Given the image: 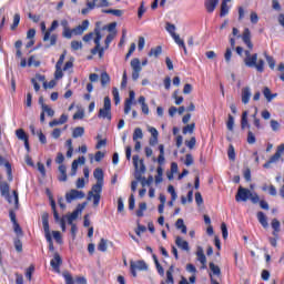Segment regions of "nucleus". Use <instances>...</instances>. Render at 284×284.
Segmentation results:
<instances>
[{
	"instance_id": "61",
	"label": "nucleus",
	"mask_w": 284,
	"mask_h": 284,
	"mask_svg": "<svg viewBox=\"0 0 284 284\" xmlns=\"http://www.w3.org/2000/svg\"><path fill=\"white\" fill-rule=\"evenodd\" d=\"M173 40L176 43V45H179V48H185V41L181 39V36H175Z\"/></svg>"
},
{
	"instance_id": "38",
	"label": "nucleus",
	"mask_w": 284,
	"mask_h": 284,
	"mask_svg": "<svg viewBox=\"0 0 284 284\" xmlns=\"http://www.w3.org/2000/svg\"><path fill=\"white\" fill-rule=\"evenodd\" d=\"M99 252H108V240L101 239L98 244Z\"/></svg>"
},
{
	"instance_id": "40",
	"label": "nucleus",
	"mask_w": 284,
	"mask_h": 284,
	"mask_svg": "<svg viewBox=\"0 0 284 284\" xmlns=\"http://www.w3.org/2000/svg\"><path fill=\"white\" fill-rule=\"evenodd\" d=\"M62 37H64V39H72V37H74V29H63Z\"/></svg>"
},
{
	"instance_id": "19",
	"label": "nucleus",
	"mask_w": 284,
	"mask_h": 284,
	"mask_svg": "<svg viewBox=\"0 0 284 284\" xmlns=\"http://www.w3.org/2000/svg\"><path fill=\"white\" fill-rule=\"evenodd\" d=\"M4 165L7 170L8 181H12V165L3 156L0 155V168Z\"/></svg>"
},
{
	"instance_id": "1",
	"label": "nucleus",
	"mask_w": 284,
	"mask_h": 284,
	"mask_svg": "<svg viewBox=\"0 0 284 284\" xmlns=\"http://www.w3.org/2000/svg\"><path fill=\"white\" fill-rule=\"evenodd\" d=\"M245 58L244 63L246 68H255L257 72H263L265 70V61L263 59L258 60V54H252L250 51H244Z\"/></svg>"
},
{
	"instance_id": "58",
	"label": "nucleus",
	"mask_w": 284,
	"mask_h": 284,
	"mask_svg": "<svg viewBox=\"0 0 284 284\" xmlns=\"http://www.w3.org/2000/svg\"><path fill=\"white\" fill-rule=\"evenodd\" d=\"M114 37L115 34L114 33H110L109 36H106L105 38V50H108V48H110V44L112 43V41H114Z\"/></svg>"
},
{
	"instance_id": "46",
	"label": "nucleus",
	"mask_w": 284,
	"mask_h": 284,
	"mask_svg": "<svg viewBox=\"0 0 284 284\" xmlns=\"http://www.w3.org/2000/svg\"><path fill=\"white\" fill-rule=\"evenodd\" d=\"M163 52V49L161 47H156L151 49L149 57H160V54Z\"/></svg>"
},
{
	"instance_id": "12",
	"label": "nucleus",
	"mask_w": 284,
	"mask_h": 284,
	"mask_svg": "<svg viewBox=\"0 0 284 284\" xmlns=\"http://www.w3.org/2000/svg\"><path fill=\"white\" fill-rule=\"evenodd\" d=\"M136 97V93L134 91L129 92V99L124 102V114H130L132 110V105H134V99Z\"/></svg>"
},
{
	"instance_id": "44",
	"label": "nucleus",
	"mask_w": 284,
	"mask_h": 284,
	"mask_svg": "<svg viewBox=\"0 0 284 284\" xmlns=\"http://www.w3.org/2000/svg\"><path fill=\"white\" fill-rule=\"evenodd\" d=\"M62 276L65 281V284H74V278L72 277V274H70V272H63Z\"/></svg>"
},
{
	"instance_id": "16",
	"label": "nucleus",
	"mask_w": 284,
	"mask_h": 284,
	"mask_svg": "<svg viewBox=\"0 0 284 284\" xmlns=\"http://www.w3.org/2000/svg\"><path fill=\"white\" fill-rule=\"evenodd\" d=\"M242 40L250 50L254 48V44H252V33L250 32L248 28L244 29Z\"/></svg>"
},
{
	"instance_id": "52",
	"label": "nucleus",
	"mask_w": 284,
	"mask_h": 284,
	"mask_svg": "<svg viewBox=\"0 0 284 284\" xmlns=\"http://www.w3.org/2000/svg\"><path fill=\"white\" fill-rule=\"evenodd\" d=\"M168 192L171 194V201H176L179 199V195L176 194V191L174 190V186L169 185L168 186Z\"/></svg>"
},
{
	"instance_id": "56",
	"label": "nucleus",
	"mask_w": 284,
	"mask_h": 284,
	"mask_svg": "<svg viewBox=\"0 0 284 284\" xmlns=\"http://www.w3.org/2000/svg\"><path fill=\"white\" fill-rule=\"evenodd\" d=\"M54 79H63V69L61 67L55 65Z\"/></svg>"
},
{
	"instance_id": "57",
	"label": "nucleus",
	"mask_w": 284,
	"mask_h": 284,
	"mask_svg": "<svg viewBox=\"0 0 284 284\" xmlns=\"http://www.w3.org/2000/svg\"><path fill=\"white\" fill-rule=\"evenodd\" d=\"M83 48V43L81 41H72L71 42V49L77 51V50H81Z\"/></svg>"
},
{
	"instance_id": "30",
	"label": "nucleus",
	"mask_w": 284,
	"mask_h": 284,
	"mask_svg": "<svg viewBox=\"0 0 284 284\" xmlns=\"http://www.w3.org/2000/svg\"><path fill=\"white\" fill-rule=\"evenodd\" d=\"M83 134H85V129L83 126H77L75 129H73V139H79V136H83Z\"/></svg>"
},
{
	"instance_id": "59",
	"label": "nucleus",
	"mask_w": 284,
	"mask_h": 284,
	"mask_svg": "<svg viewBox=\"0 0 284 284\" xmlns=\"http://www.w3.org/2000/svg\"><path fill=\"white\" fill-rule=\"evenodd\" d=\"M247 143L250 145H254V143H256V136L254 135V133L252 131H248V133H247Z\"/></svg>"
},
{
	"instance_id": "11",
	"label": "nucleus",
	"mask_w": 284,
	"mask_h": 284,
	"mask_svg": "<svg viewBox=\"0 0 284 284\" xmlns=\"http://www.w3.org/2000/svg\"><path fill=\"white\" fill-rule=\"evenodd\" d=\"M67 203H71L72 201H77L79 199H85V193L83 191H79L77 189H72L65 194Z\"/></svg>"
},
{
	"instance_id": "27",
	"label": "nucleus",
	"mask_w": 284,
	"mask_h": 284,
	"mask_svg": "<svg viewBox=\"0 0 284 284\" xmlns=\"http://www.w3.org/2000/svg\"><path fill=\"white\" fill-rule=\"evenodd\" d=\"M165 30H166V32H169V34L172 37V39H174L175 37L179 36V34H176V26H174L170 22H166Z\"/></svg>"
},
{
	"instance_id": "51",
	"label": "nucleus",
	"mask_w": 284,
	"mask_h": 284,
	"mask_svg": "<svg viewBox=\"0 0 284 284\" xmlns=\"http://www.w3.org/2000/svg\"><path fill=\"white\" fill-rule=\"evenodd\" d=\"M270 125L273 132H278L281 130V123L276 120H271Z\"/></svg>"
},
{
	"instance_id": "20",
	"label": "nucleus",
	"mask_w": 284,
	"mask_h": 284,
	"mask_svg": "<svg viewBox=\"0 0 284 284\" xmlns=\"http://www.w3.org/2000/svg\"><path fill=\"white\" fill-rule=\"evenodd\" d=\"M252 98V89L250 87H245L242 89V103L247 105L250 103V99Z\"/></svg>"
},
{
	"instance_id": "53",
	"label": "nucleus",
	"mask_w": 284,
	"mask_h": 284,
	"mask_svg": "<svg viewBox=\"0 0 284 284\" xmlns=\"http://www.w3.org/2000/svg\"><path fill=\"white\" fill-rule=\"evenodd\" d=\"M196 124L192 123L183 128V134H192Z\"/></svg>"
},
{
	"instance_id": "25",
	"label": "nucleus",
	"mask_w": 284,
	"mask_h": 284,
	"mask_svg": "<svg viewBox=\"0 0 284 284\" xmlns=\"http://www.w3.org/2000/svg\"><path fill=\"white\" fill-rule=\"evenodd\" d=\"M263 94L266 99V101H268V103L273 100V99H276L278 97V94L276 93H272V91L270 90V88H264L263 90Z\"/></svg>"
},
{
	"instance_id": "63",
	"label": "nucleus",
	"mask_w": 284,
	"mask_h": 284,
	"mask_svg": "<svg viewBox=\"0 0 284 284\" xmlns=\"http://www.w3.org/2000/svg\"><path fill=\"white\" fill-rule=\"evenodd\" d=\"M224 59L227 63H230V61H232V49L227 48L225 53H224Z\"/></svg>"
},
{
	"instance_id": "21",
	"label": "nucleus",
	"mask_w": 284,
	"mask_h": 284,
	"mask_svg": "<svg viewBox=\"0 0 284 284\" xmlns=\"http://www.w3.org/2000/svg\"><path fill=\"white\" fill-rule=\"evenodd\" d=\"M175 245H178L180 250H183L184 252H190V243H187V241L183 240L181 236L175 239Z\"/></svg>"
},
{
	"instance_id": "55",
	"label": "nucleus",
	"mask_w": 284,
	"mask_h": 284,
	"mask_svg": "<svg viewBox=\"0 0 284 284\" xmlns=\"http://www.w3.org/2000/svg\"><path fill=\"white\" fill-rule=\"evenodd\" d=\"M42 112L48 114V116H52L54 114V110H52L48 104H42Z\"/></svg>"
},
{
	"instance_id": "49",
	"label": "nucleus",
	"mask_w": 284,
	"mask_h": 284,
	"mask_svg": "<svg viewBox=\"0 0 284 284\" xmlns=\"http://www.w3.org/2000/svg\"><path fill=\"white\" fill-rule=\"evenodd\" d=\"M210 270L214 276H221V268L216 266L214 263H210Z\"/></svg>"
},
{
	"instance_id": "24",
	"label": "nucleus",
	"mask_w": 284,
	"mask_h": 284,
	"mask_svg": "<svg viewBox=\"0 0 284 284\" xmlns=\"http://www.w3.org/2000/svg\"><path fill=\"white\" fill-rule=\"evenodd\" d=\"M257 221L258 223H261L262 227H268V223H267V216L265 215V213L263 212H257Z\"/></svg>"
},
{
	"instance_id": "2",
	"label": "nucleus",
	"mask_w": 284,
	"mask_h": 284,
	"mask_svg": "<svg viewBox=\"0 0 284 284\" xmlns=\"http://www.w3.org/2000/svg\"><path fill=\"white\" fill-rule=\"evenodd\" d=\"M248 199L250 201H252V203H258V201H261L258 194L252 193V191H250L248 189L240 186L237 190V194L235 195V201H237V203H245V201H247Z\"/></svg>"
},
{
	"instance_id": "7",
	"label": "nucleus",
	"mask_w": 284,
	"mask_h": 284,
	"mask_svg": "<svg viewBox=\"0 0 284 284\" xmlns=\"http://www.w3.org/2000/svg\"><path fill=\"white\" fill-rule=\"evenodd\" d=\"M148 65V60H143L141 63V60H139L138 58H134L131 60V68H132V80L133 81H139V77L141 74V70H143L142 67Z\"/></svg>"
},
{
	"instance_id": "28",
	"label": "nucleus",
	"mask_w": 284,
	"mask_h": 284,
	"mask_svg": "<svg viewBox=\"0 0 284 284\" xmlns=\"http://www.w3.org/2000/svg\"><path fill=\"white\" fill-rule=\"evenodd\" d=\"M59 172H60L59 181H62V182L68 181V173H67L65 165L60 164Z\"/></svg>"
},
{
	"instance_id": "29",
	"label": "nucleus",
	"mask_w": 284,
	"mask_h": 284,
	"mask_svg": "<svg viewBox=\"0 0 284 284\" xmlns=\"http://www.w3.org/2000/svg\"><path fill=\"white\" fill-rule=\"evenodd\" d=\"M176 230H181L182 234H187V226L183 222V219H179L175 223Z\"/></svg>"
},
{
	"instance_id": "37",
	"label": "nucleus",
	"mask_w": 284,
	"mask_h": 284,
	"mask_svg": "<svg viewBox=\"0 0 284 284\" xmlns=\"http://www.w3.org/2000/svg\"><path fill=\"white\" fill-rule=\"evenodd\" d=\"M241 128L245 130V128H250V122H247V111L242 113Z\"/></svg>"
},
{
	"instance_id": "60",
	"label": "nucleus",
	"mask_w": 284,
	"mask_h": 284,
	"mask_svg": "<svg viewBox=\"0 0 284 284\" xmlns=\"http://www.w3.org/2000/svg\"><path fill=\"white\" fill-rule=\"evenodd\" d=\"M32 274H34V265H31L26 271V277L28 278V281H32Z\"/></svg>"
},
{
	"instance_id": "14",
	"label": "nucleus",
	"mask_w": 284,
	"mask_h": 284,
	"mask_svg": "<svg viewBox=\"0 0 284 284\" xmlns=\"http://www.w3.org/2000/svg\"><path fill=\"white\" fill-rule=\"evenodd\" d=\"M90 28V21L89 20H83L82 24H79L78 27L73 28V36L74 37H81L85 30Z\"/></svg>"
},
{
	"instance_id": "3",
	"label": "nucleus",
	"mask_w": 284,
	"mask_h": 284,
	"mask_svg": "<svg viewBox=\"0 0 284 284\" xmlns=\"http://www.w3.org/2000/svg\"><path fill=\"white\" fill-rule=\"evenodd\" d=\"M0 192L1 196H4L8 203H14L16 210H19V193L13 191V195H10V184L8 182L0 183Z\"/></svg>"
},
{
	"instance_id": "9",
	"label": "nucleus",
	"mask_w": 284,
	"mask_h": 284,
	"mask_svg": "<svg viewBox=\"0 0 284 284\" xmlns=\"http://www.w3.org/2000/svg\"><path fill=\"white\" fill-rule=\"evenodd\" d=\"M85 205H87V203L79 204L77 206V210H74L71 214L63 216V219L68 221L69 225L74 224V221H77V219H79V214H81L83 212V210H85Z\"/></svg>"
},
{
	"instance_id": "32",
	"label": "nucleus",
	"mask_w": 284,
	"mask_h": 284,
	"mask_svg": "<svg viewBox=\"0 0 284 284\" xmlns=\"http://www.w3.org/2000/svg\"><path fill=\"white\" fill-rule=\"evenodd\" d=\"M16 136L17 139H19V141H28V134L26 133V131H23V129H18L16 131Z\"/></svg>"
},
{
	"instance_id": "17",
	"label": "nucleus",
	"mask_w": 284,
	"mask_h": 284,
	"mask_svg": "<svg viewBox=\"0 0 284 284\" xmlns=\"http://www.w3.org/2000/svg\"><path fill=\"white\" fill-rule=\"evenodd\" d=\"M61 263H62L61 256L55 253L50 264H51V267L54 270V272H57L58 274L61 272V268H60Z\"/></svg>"
},
{
	"instance_id": "10",
	"label": "nucleus",
	"mask_w": 284,
	"mask_h": 284,
	"mask_svg": "<svg viewBox=\"0 0 284 284\" xmlns=\"http://www.w3.org/2000/svg\"><path fill=\"white\" fill-rule=\"evenodd\" d=\"M130 270H131L132 276L136 277V271H140V272L148 271V264L145 263V261H135V262L131 261Z\"/></svg>"
},
{
	"instance_id": "34",
	"label": "nucleus",
	"mask_w": 284,
	"mask_h": 284,
	"mask_svg": "<svg viewBox=\"0 0 284 284\" xmlns=\"http://www.w3.org/2000/svg\"><path fill=\"white\" fill-rule=\"evenodd\" d=\"M174 266H170V268L166 271V283H174Z\"/></svg>"
},
{
	"instance_id": "33",
	"label": "nucleus",
	"mask_w": 284,
	"mask_h": 284,
	"mask_svg": "<svg viewBox=\"0 0 284 284\" xmlns=\"http://www.w3.org/2000/svg\"><path fill=\"white\" fill-rule=\"evenodd\" d=\"M92 192V194H101L103 192V183L97 182L93 186L92 190L89 191Z\"/></svg>"
},
{
	"instance_id": "35",
	"label": "nucleus",
	"mask_w": 284,
	"mask_h": 284,
	"mask_svg": "<svg viewBox=\"0 0 284 284\" xmlns=\"http://www.w3.org/2000/svg\"><path fill=\"white\" fill-rule=\"evenodd\" d=\"M227 156H229L230 161H236V151L234 150L233 144L229 145Z\"/></svg>"
},
{
	"instance_id": "26",
	"label": "nucleus",
	"mask_w": 284,
	"mask_h": 284,
	"mask_svg": "<svg viewBox=\"0 0 284 284\" xmlns=\"http://www.w3.org/2000/svg\"><path fill=\"white\" fill-rule=\"evenodd\" d=\"M88 201H93V205L97 207L101 202V194H92V192H89Z\"/></svg>"
},
{
	"instance_id": "18",
	"label": "nucleus",
	"mask_w": 284,
	"mask_h": 284,
	"mask_svg": "<svg viewBox=\"0 0 284 284\" xmlns=\"http://www.w3.org/2000/svg\"><path fill=\"white\" fill-rule=\"evenodd\" d=\"M133 165L136 172H141L142 174L145 172V164L143 163V160L139 159V155H133Z\"/></svg>"
},
{
	"instance_id": "6",
	"label": "nucleus",
	"mask_w": 284,
	"mask_h": 284,
	"mask_svg": "<svg viewBox=\"0 0 284 284\" xmlns=\"http://www.w3.org/2000/svg\"><path fill=\"white\" fill-rule=\"evenodd\" d=\"M49 215L48 213L42 214V226L44 230V236L47 239V243H49L50 252H54V243L52 242V235L50 234V223L48 221Z\"/></svg>"
},
{
	"instance_id": "22",
	"label": "nucleus",
	"mask_w": 284,
	"mask_h": 284,
	"mask_svg": "<svg viewBox=\"0 0 284 284\" xmlns=\"http://www.w3.org/2000/svg\"><path fill=\"white\" fill-rule=\"evenodd\" d=\"M196 256H197V261L201 263V265H203V267H205V265L207 264V257H205L203 247L197 246Z\"/></svg>"
},
{
	"instance_id": "39",
	"label": "nucleus",
	"mask_w": 284,
	"mask_h": 284,
	"mask_svg": "<svg viewBox=\"0 0 284 284\" xmlns=\"http://www.w3.org/2000/svg\"><path fill=\"white\" fill-rule=\"evenodd\" d=\"M28 65H29V68H32V65H33L34 68H39V67L41 65V62H40L39 60H37V57L31 55V57L29 58Z\"/></svg>"
},
{
	"instance_id": "64",
	"label": "nucleus",
	"mask_w": 284,
	"mask_h": 284,
	"mask_svg": "<svg viewBox=\"0 0 284 284\" xmlns=\"http://www.w3.org/2000/svg\"><path fill=\"white\" fill-rule=\"evenodd\" d=\"M52 235H53L54 241H57L58 243H63V241L61 240V232L53 231Z\"/></svg>"
},
{
	"instance_id": "45",
	"label": "nucleus",
	"mask_w": 284,
	"mask_h": 284,
	"mask_svg": "<svg viewBox=\"0 0 284 284\" xmlns=\"http://www.w3.org/2000/svg\"><path fill=\"white\" fill-rule=\"evenodd\" d=\"M226 128L230 132H234V118L232 116V114H229Z\"/></svg>"
},
{
	"instance_id": "41",
	"label": "nucleus",
	"mask_w": 284,
	"mask_h": 284,
	"mask_svg": "<svg viewBox=\"0 0 284 284\" xmlns=\"http://www.w3.org/2000/svg\"><path fill=\"white\" fill-rule=\"evenodd\" d=\"M152 183H154V178L152 175H150L148 179H145V178L141 179L142 187H145V185L150 186V185H152Z\"/></svg>"
},
{
	"instance_id": "47",
	"label": "nucleus",
	"mask_w": 284,
	"mask_h": 284,
	"mask_svg": "<svg viewBox=\"0 0 284 284\" xmlns=\"http://www.w3.org/2000/svg\"><path fill=\"white\" fill-rule=\"evenodd\" d=\"M139 139H143V130L141 128H136L133 132V141H139Z\"/></svg>"
},
{
	"instance_id": "62",
	"label": "nucleus",
	"mask_w": 284,
	"mask_h": 284,
	"mask_svg": "<svg viewBox=\"0 0 284 284\" xmlns=\"http://www.w3.org/2000/svg\"><path fill=\"white\" fill-rule=\"evenodd\" d=\"M37 136H38L40 143H42L43 145H45L48 143V139L45 138V134H43V132L38 131Z\"/></svg>"
},
{
	"instance_id": "23",
	"label": "nucleus",
	"mask_w": 284,
	"mask_h": 284,
	"mask_svg": "<svg viewBox=\"0 0 284 284\" xmlns=\"http://www.w3.org/2000/svg\"><path fill=\"white\" fill-rule=\"evenodd\" d=\"M216 6H219V0H206L205 1V8L206 11L212 13L214 10H216Z\"/></svg>"
},
{
	"instance_id": "43",
	"label": "nucleus",
	"mask_w": 284,
	"mask_h": 284,
	"mask_svg": "<svg viewBox=\"0 0 284 284\" xmlns=\"http://www.w3.org/2000/svg\"><path fill=\"white\" fill-rule=\"evenodd\" d=\"M264 57H265L266 62L268 63V67L271 68V70H274V68H276V61H274V58H272L267 53H264Z\"/></svg>"
},
{
	"instance_id": "36",
	"label": "nucleus",
	"mask_w": 284,
	"mask_h": 284,
	"mask_svg": "<svg viewBox=\"0 0 284 284\" xmlns=\"http://www.w3.org/2000/svg\"><path fill=\"white\" fill-rule=\"evenodd\" d=\"M102 12H104V14H113L114 17H122L123 16V11L119 10V9L102 10Z\"/></svg>"
},
{
	"instance_id": "4",
	"label": "nucleus",
	"mask_w": 284,
	"mask_h": 284,
	"mask_svg": "<svg viewBox=\"0 0 284 284\" xmlns=\"http://www.w3.org/2000/svg\"><path fill=\"white\" fill-rule=\"evenodd\" d=\"M98 119L112 121V100L110 97L104 98L103 108L99 110Z\"/></svg>"
},
{
	"instance_id": "48",
	"label": "nucleus",
	"mask_w": 284,
	"mask_h": 284,
	"mask_svg": "<svg viewBox=\"0 0 284 284\" xmlns=\"http://www.w3.org/2000/svg\"><path fill=\"white\" fill-rule=\"evenodd\" d=\"M230 14V7L225 3L221 4L220 17H227Z\"/></svg>"
},
{
	"instance_id": "54",
	"label": "nucleus",
	"mask_w": 284,
	"mask_h": 284,
	"mask_svg": "<svg viewBox=\"0 0 284 284\" xmlns=\"http://www.w3.org/2000/svg\"><path fill=\"white\" fill-rule=\"evenodd\" d=\"M110 83V75L106 72L101 74V85L105 87Z\"/></svg>"
},
{
	"instance_id": "15",
	"label": "nucleus",
	"mask_w": 284,
	"mask_h": 284,
	"mask_svg": "<svg viewBox=\"0 0 284 284\" xmlns=\"http://www.w3.org/2000/svg\"><path fill=\"white\" fill-rule=\"evenodd\" d=\"M79 165H85V156H80L78 160H74L71 165V176H77V170Z\"/></svg>"
},
{
	"instance_id": "8",
	"label": "nucleus",
	"mask_w": 284,
	"mask_h": 284,
	"mask_svg": "<svg viewBox=\"0 0 284 284\" xmlns=\"http://www.w3.org/2000/svg\"><path fill=\"white\" fill-rule=\"evenodd\" d=\"M57 28H59V21L54 20L49 30L44 32L43 41H50V44H48L47 48H50L51 45H57V34L50 36L51 32H54V30H57Z\"/></svg>"
},
{
	"instance_id": "13",
	"label": "nucleus",
	"mask_w": 284,
	"mask_h": 284,
	"mask_svg": "<svg viewBox=\"0 0 284 284\" xmlns=\"http://www.w3.org/2000/svg\"><path fill=\"white\" fill-rule=\"evenodd\" d=\"M110 2L108 0H92V2L87 3L89 10H94V8H108Z\"/></svg>"
},
{
	"instance_id": "50",
	"label": "nucleus",
	"mask_w": 284,
	"mask_h": 284,
	"mask_svg": "<svg viewBox=\"0 0 284 284\" xmlns=\"http://www.w3.org/2000/svg\"><path fill=\"white\" fill-rule=\"evenodd\" d=\"M112 94H113V101H114L115 105H119L121 103V98L119 95V89L113 88Z\"/></svg>"
},
{
	"instance_id": "31",
	"label": "nucleus",
	"mask_w": 284,
	"mask_h": 284,
	"mask_svg": "<svg viewBox=\"0 0 284 284\" xmlns=\"http://www.w3.org/2000/svg\"><path fill=\"white\" fill-rule=\"evenodd\" d=\"M93 176L97 180V183H103V170L95 169L93 172Z\"/></svg>"
},
{
	"instance_id": "42",
	"label": "nucleus",
	"mask_w": 284,
	"mask_h": 284,
	"mask_svg": "<svg viewBox=\"0 0 284 284\" xmlns=\"http://www.w3.org/2000/svg\"><path fill=\"white\" fill-rule=\"evenodd\" d=\"M20 22H21V16L19 13H16L13 16V23L11 26V30H17V28L19 27Z\"/></svg>"
},
{
	"instance_id": "5",
	"label": "nucleus",
	"mask_w": 284,
	"mask_h": 284,
	"mask_svg": "<svg viewBox=\"0 0 284 284\" xmlns=\"http://www.w3.org/2000/svg\"><path fill=\"white\" fill-rule=\"evenodd\" d=\"M94 43L95 48L91 50V54H99L100 59H103V54L105 53V47H101V40L103 39V34L101 33V29L97 27L94 29Z\"/></svg>"
}]
</instances>
